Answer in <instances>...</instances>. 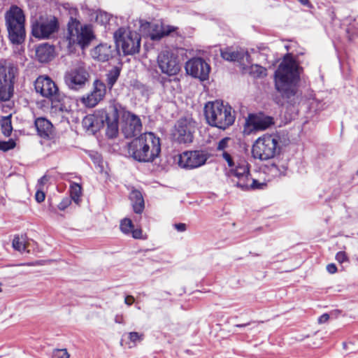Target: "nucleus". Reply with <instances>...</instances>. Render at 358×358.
Wrapping results in <instances>:
<instances>
[{
	"label": "nucleus",
	"mask_w": 358,
	"mask_h": 358,
	"mask_svg": "<svg viewBox=\"0 0 358 358\" xmlns=\"http://www.w3.org/2000/svg\"><path fill=\"white\" fill-rule=\"evenodd\" d=\"M157 65L161 72L169 76H176L180 70L178 56L170 50H164L157 56Z\"/></svg>",
	"instance_id": "nucleus-13"
},
{
	"label": "nucleus",
	"mask_w": 358,
	"mask_h": 358,
	"mask_svg": "<svg viewBox=\"0 0 358 358\" xmlns=\"http://www.w3.org/2000/svg\"><path fill=\"white\" fill-rule=\"evenodd\" d=\"M13 248L19 252H23L26 249V241L24 236H15L13 240Z\"/></svg>",
	"instance_id": "nucleus-34"
},
{
	"label": "nucleus",
	"mask_w": 358,
	"mask_h": 358,
	"mask_svg": "<svg viewBox=\"0 0 358 358\" xmlns=\"http://www.w3.org/2000/svg\"><path fill=\"white\" fill-rule=\"evenodd\" d=\"M243 69L254 78H262L267 75L266 69L258 64H252L247 68L243 67Z\"/></svg>",
	"instance_id": "nucleus-30"
},
{
	"label": "nucleus",
	"mask_w": 358,
	"mask_h": 358,
	"mask_svg": "<svg viewBox=\"0 0 358 358\" xmlns=\"http://www.w3.org/2000/svg\"><path fill=\"white\" fill-rule=\"evenodd\" d=\"M177 163L185 169H192L201 165V158H178Z\"/></svg>",
	"instance_id": "nucleus-29"
},
{
	"label": "nucleus",
	"mask_w": 358,
	"mask_h": 358,
	"mask_svg": "<svg viewBox=\"0 0 358 358\" xmlns=\"http://www.w3.org/2000/svg\"><path fill=\"white\" fill-rule=\"evenodd\" d=\"M299 2H300L303 6H306L307 7H311V4L309 1V0H297Z\"/></svg>",
	"instance_id": "nucleus-52"
},
{
	"label": "nucleus",
	"mask_w": 358,
	"mask_h": 358,
	"mask_svg": "<svg viewBox=\"0 0 358 358\" xmlns=\"http://www.w3.org/2000/svg\"><path fill=\"white\" fill-rule=\"evenodd\" d=\"M94 38V34L91 25L82 24L79 20L71 17L66 35L69 48L73 45H78L85 49Z\"/></svg>",
	"instance_id": "nucleus-8"
},
{
	"label": "nucleus",
	"mask_w": 358,
	"mask_h": 358,
	"mask_svg": "<svg viewBox=\"0 0 358 358\" xmlns=\"http://www.w3.org/2000/svg\"><path fill=\"white\" fill-rule=\"evenodd\" d=\"M17 73V68L0 62V101H8L13 95L14 80Z\"/></svg>",
	"instance_id": "nucleus-11"
},
{
	"label": "nucleus",
	"mask_w": 358,
	"mask_h": 358,
	"mask_svg": "<svg viewBox=\"0 0 358 358\" xmlns=\"http://www.w3.org/2000/svg\"><path fill=\"white\" fill-rule=\"evenodd\" d=\"M114 38L118 48H121L124 55L138 52L141 47L140 35L129 28L120 27L114 33Z\"/></svg>",
	"instance_id": "nucleus-10"
},
{
	"label": "nucleus",
	"mask_w": 358,
	"mask_h": 358,
	"mask_svg": "<svg viewBox=\"0 0 358 358\" xmlns=\"http://www.w3.org/2000/svg\"><path fill=\"white\" fill-rule=\"evenodd\" d=\"M115 322L117 324H123L124 323V317L122 315H117L115 317Z\"/></svg>",
	"instance_id": "nucleus-50"
},
{
	"label": "nucleus",
	"mask_w": 358,
	"mask_h": 358,
	"mask_svg": "<svg viewBox=\"0 0 358 358\" xmlns=\"http://www.w3.org/2000/svg\"><path fill=\"white\" fill-rule=\"evenodd\" d=\"M48 178L46 176H43V177H41L38 180V183L36 185V189H38L40 187H43V186L44 185L48 182Z\"/></svg>",
	"instance_id": "nucleus-45"
},
{
	"label": "nucleus",
	"mask_w": 358,
	"mask_h": 358,
	"mask_svg": "<svg viewBox=\"0 0 358 358\" xmlns=\"http://www.w3.org/2000/svg\"><path fill=\"white\" fill-rule=\"evenodd\" d=\"M45 194L43 191V187H40L36 189V192L35 194V199L38 203H41L45 200Z\"/></svg>",
	"instance_id": "nucleus-39"
},
{
	"label": "nucleus",
	"mask_w": 358,
	"mask_h": 358,
	"mask_svg": "<svg viewBox=\"0 0 358 358\" xmlns=\"http://www.w3.org/2000/svg\"><path fill=\"white\" fill-rule=\"evenodd\" d=\"M195 157H199V154L195 155Z\"/></svg>",
	"instance_id": "nucleus-59"
},
{
	"label": "nucleus",
	"mask_w": 358,
	"mask_h": 358,
	"mask_svg": "<svg viewBox=\"0 0 358 358\" xmlns=\"http://www.w3.org/2000/svg\"><path fill=\"white\" fill-rule=\"evenodd\" d=\"M76 13H77V9H76V8H71V10H70V13H71V15H73V14H75V15H76Z\"/></svg>",
	"instance_id": "nucleus-53"
},
{
	"label": "nucleus",
	"mask_w": 358,
	"mask_h": 358,
	"mask_svg": "<svg viewBox=\"0 0 358 358\" xmlns=\"http://www.w3.org/2000/svg\"><path fill=\"white\" fill-rule=\"evenodd\" d=\"M2 133L6 136H9L13 131L11 124V115L3 117L0 120Z\"/></svg>",
	"instance_id": "nucleus-32"
},
{
	"label": "nucleus",
	"mask_w": 358,
	"mask_h": 358,
	"mask_svg": "<svg viewBox=\"0 0 358 358\" xmlns=\"http://www.w3.org/2000/svg\"><path fill=\"white\" fill-rule=\"evenodd\" d=\"M173 227L179 232H182L186 230V224L183 223L175 224Z\"/></svg>",
	"instance_id": "nucleus-46"
},
{
	"label": "nucleus",
	"mask_w": 358,
	"mask_h": 358,
	"mask_svg": "<svg viewBox=\"0 0 358 358\" xmlns=\"http://www.w3.org/2000/svg\"><path fill=\"white\" fill-rule=\"evenodd\" d=\"M221 56L224 60L238 62H241L245 57L247 60L250 57L248 52L230 51L228 50H222Z\"/></svg>",
	"instance_id": "nucleus-27"
},
{
	"label": "nucleus",
	"mask_w": 358,
	"mask_h": 358,
	"mask_svg": "<svg viewBox=\"0 0 358 358\" xmlns=\"http://www.w3.org/2000/svg\"><path fill=\"white\" fill-rule=\"evenodd\" d=\"M2 286H3V284L1 282H0V293L2 292V291H3Z\"/></svg>",
	"instance_id": "nucleus-54"
},
{
	"label": "nucleus",
	"mask_w": 358,
	"mask_h": 358,
	"mask_svg": "<svg viewBox=\"0 0 358 358\" xmlns=\"http://www.w3.org/2000/svg\"><path fill=\"white\" fill-rule=\"evenodd\" d=\"M93 159L94 163L95 165H96L97 168L99 169V171L100 172H103L104 171L103 158L96 157Z\"/></svg>",
	"instance_id": "nucleus-43"
},
{
	"label": "nucleus",
	"mask_w": 358,
	"mask_h": 358,
	"mask_svg": "<svg viewBox=\"0 0 358 358\" xmlns=\"http://www.w3.org/2000/svg\"><path fill=\"white\" fill-rule=\"evenodd\" d=\"M310 106L315 108L316 110H324L325 108V103H322L317 99H313L310 103Z\"/></svg>",
	"instance_id": "nucleus-42"
},
{
	"label": "nucleus",
	"mask_w": 358,
	"mask_h": 358,
	"mask_svg": "<svg viewBox=\"0 0 358 358\" xmlns=\"http://www.w3.org/2000/svg\"><path fill=\"white\" fill-rule=\"evenodd\" d=\"M245 324H240V325H237V327H245Z\"/></svg>",
	"instance_id": "nucleus-58"
},
{
	"label": "nucleus",
	"mask_w": 358,
	"mask_h": 358,
	"mask_svg": "<svg viewBox=\"0 0 358 358\" xmlns=\"http://www.w3.org/2000/svg\"><path fill=\"white\" fill-rule=\"evenodd\" d=\"M38 134L43 138H50L53 134V126L45 118L39 117L35 120Z\"/></svg>",
	"instance_id": "nucleus-24"
},
{
	"label": "nucleus",
	"mask_w": 358,
	"mask_h": 358,
	"mask_svg": "<svg viewBox=\"0 0 358 358\" xmlns=\"http://www.w3.org/2000/svg\"><path fill=\"white\" fill-rule=\"evenodd\" d=\"M357 175H358V170H357Z\"/></svg>",
	"instance_id": "nucleus-61"
},
{
	"label": "nucleus",
	"mask_w": 358,
	"mask_h": 358,
	"mask_svg": "<svg viewBox=\"0 0 358 358\" xmlns=\"http://www.w3.org/2000/svg\"><path fill=\"white\" fill-rule=\"evenodd\" d=\"M15 146V143L13 140H9L8 141H0V150L3 151H7L10 149L13 148Z\"/></svg>",
	"instance_id": "nucleus-38"
},
{
	"label": "nucleus",
	"mask_w": 358,
	"mask_h": 358,
	"mask_svg": "<svg viewBox=\"0 0 358 358\" xmlns=\"http://www.w3.org/2000/svg\"><path fill=\"white\" fill-rule=\"evenodd\" d=\"M55 57V48L52 45L45 43L36 48V57L40 62H48Z\"/></svg>",
	"instance_id": "nucleus-22"
},
{
	"label": "nucleus",
	"mask_w": 358,
	"mask_h": 358,
	"mask_svg": "<svg viewBox=\"0 0 358 358\" xmlns=\"http://www.w3.org/2000/svg\"><path fill=\"white\" fill-rule=\"evenodd\" d=\"M203 91H206V86L203 84Z\"/></svg>",
	"instance_id": "nucleus-57"
},
{
	"label": "nucleus",
	"mask_w": 358,
	"mask_h": 358,
	"mask_svg": "<svg viewBox=\"0 0 358 358\" xmlns=\"http://www.w3.org/2000/svg\"><path fill=\"white\" fill-rule=\"evenodd\" d=\"M102 112H108L107 110H97L94 115H87L83 121L84 127L92 132L99 129L106 124V117H102Z\"/></svg>",
	"instance_id": "nucleus-19"
},
{
	"label": "nucleus",
	"mask_w": 358,
	"mask_h": 358,
	"mask_svg": "<svg viewBox=\"0 0 358 358\" xmlns=\"http://www.w3.org/2000/svg\"><path fill=\"white\" fill-rule=\"evenodd\" d=\"M210 71V66L203 59V82L208 79V74Z\"/></svg>",
	"instance_id": "nucleus-40"
},
{
	"label": "nucleus",
	"mask_w": 358,
	"mask_h": 358,
	"mask_svg": "<svg viewBox=\"0 0 358 358\" xmlns=\"http://www.w3.org/2000/svg\"><path fill=\"white\" fill-rule=\"evenodd\" d=\"M120 71L118 67H114L107 74V83L112 87L120 76Z\"/></svg>",
	"instance_id": "nucleus-35"
},
{
	"label": "nucleus",
	"mask_w": 358,
	"mask_h": 358,
	"mask_svg": "<svg viewBox=\"0 0 358 358\" xmlns=\"http://www.w3.org/2000/svg\"><path fill=\"white\" fill-rule=\"evenodd\" d=\"M130 199L132 202L134 211L137 214H141L145 207L144 199L141 192L136 189L131 191Z\"/></svg>",
	"instance_id": "nucleus-28"
},
{
	"label": "nucleus",
	"mask_w": 358,
	"mask_h": 358,
	"mask_svg": "<svg viewBox=\"0 0 358 358\" xmlns=\"http://www.w3.org/2000/svg\"><path fill=\"white\" fill-rule=\"evenodd\" d=\"M278 141L275 138H258L252 148V157H275Z\"/></svg>",
	"instance_id": "nucleus-18"
},
{
	"label": "nucleus",
	"mask_w": 358,
	"mask_h": 358,
	"mask_svg": "<svg viewBox=\"0 0 358 358\" xmlns=\"http://www.w3.org/2000/svg\"><path fill=\"white\" fill-rule=\"evenodd\" d=\"M147 24L150 30V36L152 40H159L175 30L173 27L164 24L162 22L148 23Z\"/></svg>",
	"instance_id": "nucleus-21"
},
{
	"label": "nucleus",
	"mask_w": 358,
	"mask_h": 358,
	"mask_svg": "<svg viewBox=\"0 0 358 358\" xmlns=\"http://www.w3.org/2000/svg\"><path fill=\"white\" fill-rule=\"evenodd\" d=\"M59 27L56 17L41 15L31 20V34L38 39H48L58 31Z\"/></svg>",
	"instance_id": "nucleus-9"
},
{
	"label": "nucleus",
	"mask_w": 358,
	"mask_h": 358,
	"mask_svg": "<svg viewBox=\"0 0 358 358\" xmlns=\"http://www.w3.org/2000/svg\"><path fill=\"white\" fill-rule=\"evenodd\" d=\"M327 271L331 273H335L337 271V267L334 264H329L327 266Z\"/></svg>",
	"instance_id": "nucleus-47"
},
{
	"label": "nucleus",
	"mask_w": 358,
	"mask_h": 358,
	"mask_svg": "<svg viewBox=\"0 0 358 358\" xmlns=\"http://www.w3.org/2000/svg\"><path fill=\"white\" fill-rule=\"evenodd\" d=\"M110 20V16L108 13L103 11H99L96 13V22L101 24H106Z\"/></svg>",
	"instance_id": "nucleus-36"
},
{
	"label": "nucleus",
	"mask_w": 358,
	"mask_h": 358,
	"mask_svg": "<svg viewBox=\"0 0 358 358\" xmlns=\"http://www.w3.org/2000/svg\"><path fill=\"white\" fill-rule=\"evenodd\" d=\"M224 171L234 185L243 190L249 189H262L266 182H259L257 180L250 178V166L245 158H224Z\"/></svg>",
	"instance_id": "nucleus-4"
},
{
	"label": "nucleus",
	"mask_w": 358,
	"mask_h": 358,
	"mask_svg": "<svg viewBox=\"0 0 358 358\" xmlns=\"http://www.w3.org/2000/svg\"><path fill=\"white\" fill-rule=\"evenodd\" d=\"M71 203L69 198L64 199L58 205V208L61 210H64Z\"/></svg>",
	"instance_id": "nucleus-44"
},
{
	"label": "nucleus",
	"mask_w": 358,
	"mask_h": 358,
	"mask_svg": "<svg viewBox=\"0 0 358 358\" xmlns=\"http://www.w3.org/2000/svg\"><path fill=\"white\" fill-rule=\"evenodd\" d=\"M106 92L105 84L99 80H96L93 83L92 91L81 96L79 100L85 107L92 108L103 99Z\"/></svg>",
	"instance_id": "nucleus-17"
},
{
	"label": "nucleus",
	"mask_w": 358,
	"mask_h": 358,
	"mask_svg": "<svg viewBox=\"0 0 358 358\" xmlns=\"http://www.w3.org/2000/svg\"><path fill=\"white\" fill-rule=\"evenodd\" d=\"M185 70L187 74L201 80V59L193 58L189 59L186 63Z\"/></svg>",
	"instance_id": "nucleus-25"
},
{
	"label": "nucleus",
	"mask_w": 358,
	"mask_h": 358,
	"mask_svg": "<svg viewBox=\"0 0 358 358\" xmlns=\"http://www.w3.org/2000/svg\"><path fill=\"white\" fill-rule=\"evenodd\" d=\"M273 124L274 120L271 116L249 114L245 120L243 132L245 135H250L254 131H264Z\"/></svg>",
	"instance_id": "nucleus-16"
},
{
	"label": "nucleus",
	"mask_w": 358,
	"mask_h": 358,
	"mask_svg": "<svg viewBox=\"0 0 358 358\" xmlns=\"http://www.w3.org/2000/svg\"><path fill=\"white\" fill-rule=\"evenodd\" d=\"M336 259L341 264L347 262L349 260L347 254L343 251H340L336 255Z\"/></svg>",
	"instance_id": "nucleus-41"
},
{
	"label": "nucleus",
	"mask_w": 358,
	"mask_h": 358,
	"mask_svg": "<svg viewBox=\"0 0 358 358\" xmlns=\"http://www.w3.org/2000/svg\"><path fill=\"white\" fill-rule=\"evenodd\" d=\"M130 157H159L160 139L152 132H147L134 139L128 145Z\"/></svg>",
	"instance_id": "nucleus-6"
},
{
	"label": "nucleus",
	"mask_w": 358,
	"mask_h": 358,
	"mask_svg": "<svg viewBox=\"0 0 358 358\" xmlns=\"http://www.w3.org/2000/svg\"><path fill=\"white\" fill-rule=\"evenodd\" d=\"M129 348L136 346L137 343L141 342L144 339V334L136 331H131L128 334Z\"/></svg>",
	"instance_id": "nucleus-33"
},
{
	"label": "nucleus",
	"mask_w": 358,
	"mask_h": 358,
	"mask_svg": "<svg viewBox=\"0 0 358 358\" xmlns=\"http://www.w3.org/2000/svg\"><path fill=\"white\" fill-rule=\"evenodd\" d=\"M34 86L37 93L51 101V113H69L73 110L74 99L62 95L57 85L50 77L47 76L38 77Z\"/></svg>",
	"instance_id": "nucleus-3"
},
{
	"label": "nucleus",
	"mask_w": 358,
	"mask_h": 358,
	"mask_svg": "<svg viewBox=\"0 0 358 358\" xmlns=\"http://www.w3.org/2000/svg\"><path fill=\"white\" fill-rule=\"evenodd\" d=\"M52 358H69V354L66 349H57L53 351Z\"/></svg>",
	"instance_id": "nucleus-37"
},
{
	"label": "nucleus",
	"mask_w": 358,
	"mask_h": 358,
	"mask_svg": "<svg viewBox=\"0 0 358 358\" xmlns=\"http://www.w3.org/2000/svg\"><path fill=\"white\" fill-rule=\"evenodd\" d=\"M329 315L327 313H324V314L322 315L318 318V322L320 324H323V323L327 322L329 320Z\"/></svg>",
	"instance_id": "nucleus-48"
},
{
	"label": "nucleus",
	"mask_w": 358,
	"mask_h": 358,
	"mask_svg": "<svg viewBox=\"0 0 358 358\" xmlns=\"http://www.w3.org/2000/svg\"><path fill=\"white\" fill-rule=\"evenodd\" d=\"M120 229L124 235L131 236L134 239L147 238L141 228L134 229V225L129 218L125 217L120 221Z\"/></svg>",
	"instance_id": "nucleus-20"
},
{
	"label": "nucleus",
	"mask_w": 358,
	"mask_h": 358,
	"mask_svg": "<svg viewBox=\"0 0 358 358\" xmlns=\"http://www.w3.org/2000/svg\"><path fill=\"white\" fill-rule=\"evenodd\" d=\"M113 50L111 46L106 43H101L91 51L92 57L98 61L106 62L112 57Z\"/></svg>",
	"instance_id": "nucleus-23"
},
{
	"label": "nucleus",
	"mask_w": 358,
	"mask_h": 358,
	"mask_svg": "<svg viewBox=\"0 0 358 358\" xmlns=\"http://www.w3.org/2000/svg\"><path fill=\"white\" fill-rule=\"evenodd\" d=\"M89 79V73L85 68L79 64L66 72L64 81L71 90H78L83 87Z\"/></svg>",
	"instance_id": "nucleus-15"
},
{
	"label": "nucleus",
	"mask_w": 358,
	"mask_h": 358,
	"mask_svg": "<svg viewBox=\"0 0 358 358\" xmlns=\"http://www.w3.org/2000/svg\"><path fill=\"white\" fill-rule=\"evenodd\" d=\"M234 140L230 137L222 138L217 144L215 150L222 152V157H231Z\"/></svg>",
	"instance_id": "nucleus-26"
},
{
	"label": "nucleus",
	"mask_w": 358,
	"mask_h": 358,
	"mask_svg": "<svg viewBox=\"0 0 358 358\" xmlns=\"http://www.w3.org/2000/svg\"><path fill=\"white\" fill-rule=\"evenodd\" d=\"M203 113L209 125L223 130L231 126L236 119L235 110L232 107L217 100L206 103Z\"/></svg>",
	"instance_id": "nucleus-5"
},
{
	"label": "nucleus",
	"mask_w": 358,
	"mask_h": 358,
	"mask_svg": "<svg viewBox=\"0 0 358 358\" xmlns=\"http://www.w3.org/2000/svg\"><path fill=\"white\" fill-rule=\"evenodd\" d=\"M345 345H346V344L344 343H343V347L345 348Z\"/></svg>",
	"instance_id": "nucleus-60"
},
{
	"label": "nucleus",
	"mask_w": 358,
	"mask_h": 358,
	"mask_svg": "<svg viewBox=\"0 0 358 358\" xmlns=\"http://www.w3.org/2000/svg\"><path fill=\"white\" fill-rule=\"evenodd\" d=\"M275 88L279 96L274 101L280 106L285 103L295 104L298 101V83L300 80V66L291 55L285 56L274 73Z\"/></svg>",
	"instance_id": "nucleus-1"
},
{
	"label": "nucleus",
	"mask_w": 358,
	"mask_h": 358,
	"mask_svg": "<svg viewBox=\"0 0 358 358\" xmlns=\"http://www.w3.org/2000/svg\"><path fill=\"white\" fill-rule=\"evenodd\" d=\"M134 302V298L132 296H130V295L127 296L124 299V303L128 306L131 305Z\"/></svg>",
	"instance_id": "nucleus-49"
},
{
	"label": "nucleus",
	"mask_w": 358,
	"mask_h": 358,
	"mask_svg": "<svg viewBox=\"0 0 358 358\" xmlns=\"http://www.w3.org/2000/svg\"><path fill=\"white\" fill-rule=\"evenodd\" d=\"M208 157V156L207 155V154H204V153L203 152L202 157Z\"/></svg>",
	"instance_id": "nucleus-56"
},
{
	"label": "nucleus",
	"mask_w": 358,
	"mask_h": 358,
	"mask_svg": "<svg viewBox=\"0 0 358 358\" xmlns=\"http://www.w3.org/2000/svg\"><path fill=\"white\" fill-rule=\"evenodd\" d=\"M101 115L106 117V134L110 138L116 137L118 134L120 117L122 132L125 138H133L141 131L142 124L139 117L119 104L110 106L108 112H102Z\"/></svg>",
	"instance_id": "nucleus-2"
},
{
	"label": "nucleus",
	"mask_w": 358,
	"mask_h": 358,
	"mask_svg": "<svg viewBox=\"0 0 358 358\" xmlns=\"http://www.w3.org/2000/svg\"><path fill=\"white\" fill-rule=\"evenodd\" d=\"M195 122L189 118H181L176 122L172 135L178 143H190L193 139Z\"/></svg>",
	"instance_id": "nucleus-14"
},
{
	"label": "nucleus",
	"mask_w": 358,
	"mask_h": 358,
	"mask_svg": "<svg viewBox=\"0 0 358 358\" xmlns=\"http://www.w3.org/2000/svg\"><path fill=\"white\" fill-rule=\"evenodd\" d=\"M6 25L8 38L13 44H21L25 39V16L23 10L17 6H12L5 13Z\"/></svg>",
	"instance_id": "nucleus-7"
},
{
	"label": "nucleus",
	"mask_w": 358,
	"mask_h": 358,
	"mask_svg": "<svg viewBox=\"0 0 358 358\" xmlns=\"http://www.w3.org/2000/svg\"><path fill=\"white\" fill-rule=\"evenodd\" d=\"M134 159H137L139 162H152L155 158H134Z\"/></svg>",
	"instance_id": "nucleus-51"
},
{
	"label": "nucleus",
	"mask_w": 358,
	"mask_h": 358,
	"mask_svg": "<svg viewBox=\"0 0 358 358\" xmlns=\"http://www.w3.org/2000/svg\"><path fill=\"white\" fill-rule=\"evenodd\" d=\"M206 158H203V162L202 164L203 165L206 163Z\"/></svg>",
	"instance_id": "nucleus-55"
},
{
	"label": "nucleus",
	"mask_w": 358,
	"mask_h": 358,
	"mask_svg": "<svg viewBox=\"0 0 358 358\" xmlns=\"http://www.w3.org/2000/svg\"><path fill=\"white\" fill-rule=\"evenodd\" d=\"M261 161L260 169L267 175L265 181L284 175L287 168V160L285 158H259Z\"/></svg>",
	"instance_id": "nucleus-12"
},
{
	"label": "nucleus",
	"mask_w": 358,
	"mask_h": 358,
	"mask_svg": "<svg viewBox=\"0 0 358 358\" xmlns=\"http://www.w3.org/2000/svg\"><path fill=\"white\" fill-rule=\"evenodd\" d=\"M70 193L71 199L78 204L82 194L81 186L76 182H72L70 185Z\"/></svg>",
	"instance_id": "nucleus-31"
}]
</instances>
